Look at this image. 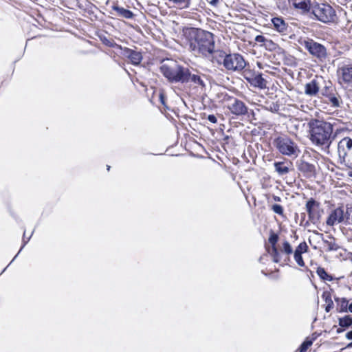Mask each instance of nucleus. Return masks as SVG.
<instances>
[{
    "instance_id": "nucleus-38",
    "label": "nucleus",
    "mask_w": 352,
    "mask_h": 352,
    "mask_svg": "<svg viewBox=\"0 0 352 352\" xmlns=\"http://www.w3.org/2000/svg\"><path fill=\"white\" fill-rule=\"evenodd\" d=\"M255 41L257 42V43H265V42H270L271 43L272 45H274L271 41L267 39L263 35H257L255 37Z\"/></svg>"
},
{
    "instance_id": "nucleus-33",
    "label": "nucleus",
    "mask_w": 352,
    "mask_h": 352,
    "mask_svg": "<svg viewBox=\"0 0 352 352\" xmlns=\"http://www.w3.org/2000/svg\"><path fill=\"white\" fill-rule=\"evenodd\" d=\"M100 40L102 41L103 44L108 47L116 46L119 48L120 45H117L112 39H108L106 36H100Z\"/></svg>"
},
{
    "instance_id": "nucleus-18",
    "label": "nucleus",
    "mask_w": 352,
    "mask_h": 352,
    "mask_svg": "<svg viewBox=\"0 0 352 352\" xmlns=\"http://www.w3.org/2000/svg\"><path fill=\"white\" fill-rule=\"evenodd\" d=\"M320 204L313 198L309 199L307 201L305 208L310 221L315 222L316 220L318 219V217L316 214L315 209L318 208Z\"/></svg>"
},
{
    "instance_id": "nucleus-35",
    "label": "nucleus",
    "mask_w": 352,
    "mask_h": 352,
    "mask_svg": "<svg viewBox=\"0 0 352 352\" xmlns=\"http://www.w3.org/2000/svg\"><path fill=\"white\" fill-rule=\"evenodd\" d=\"M293 253H294V259H295L296 262L297 263V264L300 267L305 266V262H304L302 256V254H300L298 252L297 253V252H294Z\"/></svg>"
},
{
    "instance_id": "nucleus-48",
    "label": "nucleus",
    "mask_w": 352,
    "mask_h": 352,
    "mask_svg": "<svg viewBox=\"0 0 352 352\" xmlns=\"http://www.w3.org/2000/svg\"><path fill=\"white\" fill-rule=\"evenodd\" d=\"M342 331H343V330H342V329H338V330H337V332H338V333H341V332H342Z\"/></svg>"
},
{
    "instance_id": "nucleus-31",
    "label": "nucleus",
    "mask_w": 352,
    "mask_h": 352,
    "mask_svg": "<svg viewBox=\"0 0 352 352\" xmlns=\"http://www.w3.org/2000/svg\"><path fill=\"white\" fill-rule=\"evenodd\" d=\"M316 340V338H312L311 339L307 338L300 346L298 349L299 352H306L308 348L312 345L314 341Z\"/></svg>"
},
{
    "instance_id": "nucleus-20",
    "label": "nucleus",
    "mask_w": 352,
    "mask_h": 352,
    "mask_svg": "<svg viewBox=\"0 0 352 352\" xmlns=\"http://www.w3.org/2000/svg\"><path fill=\"white\" fill-rule=\"evenodd\" d=\"M319 86L316 80H312L311 82L305 85V93L308 96H316L319 91Z\"/></svg>"
},
{
    "instance_id": "nucleus-34",
    "label": "nucleus",
    "mask_w": 352,
    "mask_h": 352,
    "mask_svg": "<svg viewBox=\"0 0 352 352\" xmlns=\"http://www.w3.org/2000/svg\"><path fill=\"white\" fill-rule=\"evenodd\" d=\"M271 209L274 213L280 216H283L284 209L282 206L279 204H273L271 206Z\"/></svg>"
},
{
    "instance_id": "nucleus-30",
    "label": "nucleus",
    "mask_w": 352,
    "mask_h": 352,
    "mask_svg": "<svg viewBox=\"0 0 352 352\" xmlns=\"http://www.w3.org/2000/svg\"><path fill=\"white\" fill-rule=\"evenodd\" d=\"M316 272H317V274L319 276V277L324 280L331 281L333 280L332 276L331 275H329L326 272V270L321 267H318Z\"/></svg>"
},
{
    "instance_id": "nucleus-19",
    "label": "nucleus",
    "mask_w": 352,
    "mask_h": 352,
    "mask_svg": "<svg viewBox=\"0 0 352 352\" xmlns=\"http://www.w3.org/2000/svg\"><path fill=\"white\" fill-rule=\"evenodd\" d=\"M292 166L291 162H275L274 163L275 170L280 176H284L289 173Z\"/></svg>"
},
{
    "instance_id": "nucleus-36",
    "label": "nucleus",
    "mask_w": 352,
    "mask_h": 352,
    "mask_svg": "<svg viewBox=\"0 0 352 352\" xmlns=\"http://www.w3.org/2000/svg\"><path fill=\"white\" fill-rule=\"evenodd\" d=\"M266 109L272 113H277L280 110V104L278 102H271Z\"/></svg>"
},
{
    "instance_id": "nucleus-41",
    "label": "nucleus",
    "mask_w": 352,
    "mask_h": 352,
    "mask_svg": "<svg viewBox=\"0 0 352 352\" xmlns=\"http://www.w3.org/2000/svg\"><path fill=\"white\" fill-rule=\"evenodd\" d=\"M211 6L217 7L220 3V0H206Z\"/></svg>"
},
{
    "instance_id": "nucleus-15",
    "label": "nucleus",
    "mask_w": 352,
    "mask_h": 352,
    "mask_svg": "<svg viewBox=\"0 0 352 352\" xmlns=\"http://www.w3.org/2000/svg\"><path fill=\"white\" fill-rule=\"evenodd\" d=\"M344 211L342 207H338L333 210L327 219V224L333 226L342 223L344 221Z\"/></svg>"
},
{
    "instance_id": "nucleus-1",
    "label": "nucleus",
    "mask_w": 352,
    "mask_h": 352,
    "mask_svg": "<svg viewBox=\"0 0 352 352\" xmlns=\"http://www.w3.org/2000/svg\"><path fill=\"white\" fill-rule=\"evenodd\" d=\"M309 139L313 144L329 153L336 134L333 124L323 120L311 119L308 122Z\"/></svg>"
},
{
    "instance_id": "nucleus-27",
    "label": "nucleus",
    "mask_w": 352,
    "mask_h": 352,
    "mask_svg": "<svg viewBox=\"0 0 352 352\" xmlns=\"http://www.w3.org/2000/svg\"><path fill=\"white\" fill-rule=\"evenodd\" d=\"M326 98L328 99V101L331 103L333 107L336 108L340 106V97L336 96L334 93L331 92Z\"/></svg>"
},
{
    "instance_id": "nucleus-14",
    "label": "nucleus",
    "mask_w": 352,
    "mask_h": 352,
    "mask_svg": "<svg viewBox=\"0 0 352 352\" xmlns=\"http://www.w3.org/2000/svg\"><path fill=\"white\" fill-rule=\"evenodd\" d=\"M110 14L117 18H123L126 19H131L135 14L130 10L120 6L118 3H115L111 6Z\"/></svg>"
},
{
    "instance_id": "nucleus-2",
    "label": "nucleus",
    "mask_w": 352,
    "mask_h": 352,
    "mask_svg": "<svg viewBox=\"0 0 352 352\" xmlns=\"http://www.w3.org/2000/svg\"><path fill=\"white\" fill-rule=\"evenodd\" d=\"M189 48L196 56H210L214 51L213 34L203 30L193 29L190 32Z\"/></svg>"
},
{
    "instance_id": "nucleus-23",
    "label": "nucleus",
    "mask_w": 352,
    "mask_h": 352,
    "mask_svg": "<svg viewBox=\"0 0 352 352\" xmlns=\"http://www.w3.org/2000/svg\"><path fill=\"white\" fill-rule=\"evenodd\" d=\"M278 251L280 254H283L287 256L284 259L285 263L289 261V256L294 252L291 244L287 241H284L282 243V245L280 247V250Z\"/></svg>"
},
{
    "instance_id": "nucleus-24",
    "label": "nucleus",
    "mask_w": 352,
    "mask_h": 352,
    "mask_svg": "<svg viewBox=\"0 0 352 352\" xmlns=\"http://www.w3.org/2000/svg\"><path fill=\"white\" fill-rule=\"evenodd\" d=\"M189 81L193 82L195 85L201 86L202 88L206 87V84L201 76L197 74H192L190 69H188V76H187L186 83Z\"/></svg>"
},
{
    "instance_id": "nucleus-21",
    "label": "nucleus",
    "mask_w": 352,
    "mask_h": 352,
    "mask_svg": "<svg viewBox=\"0 0 352 352\" xmlns=\"http://www.w3.org/2000/svg\"><path fill=\"white\" fill-rule=\"evenodd\" d=\"M274 28L279 32L285 33L288 28L287 24L280 17H274L272 19Z\"/></svg>"
},
{
    "instance_id": "nucleus-43",
    "label": "nucleus",
    "mask_w": 352,
    "mask_h": 352,
    "mask_svg": "<svg viewBox=\"0 0 352 352\" xmlns=\"http://www.w3.org/2000/svg\"><path fill=\"white\" fill-rule=\"evenodd\" d=\"M254 116H255V113H254V110L249 109V114L246 115L245 116H247L249 119H252V118H254Z\"/></svg>"
},
{
    "instance_id": "nucleus-8",
    "label": "nucleus",
    "mask_w": 352,
    "mask_h": 352,
    "mask_svg": "<svg viewBox=\"0 0 352 352\" xmlns=\"http://www.w3.org/2000/svg\"><path fill=\"white\" fill-rule=\"evenodd\" d=\"M311 12L317 20L324 23L333 22L336 19L335 10L327 3L314 2Z\"/></svg>"
},
{
    "instance_id": "nucleus-4",
    "label": "nucleus",
    "mask_w": 352,
    "mask_h": 352,
    "mask_svg": "<svg viewBox=\"0 0 352 352\" xmlns=\"http://www.w3.org/2000/svg\"><path fill=\"white\" fill-rule=\"evenodd\" d=\"M273 145L279 153L292 159L298 157L301 152L298 144L286 135L274 138Z\"/></svg>"
},
{
    "instance_id": "nucleus-46",
    "label": "nucleus",
    "mask_w": 352,
    "mask_h": 352,
    "mask_svg": "<svg viewBox=\"0 0 352 352\" xmlns=\"http://www.w3.org/2000/svg\"><path fill=\"white\" fill-rule=\"evenodd\" d=\"M348 311L352 313V302L351 304L348 303L347 312Z\"/></svg>"
},
{
    "instance_id": "nucleus-22",
    "label": "nucleus",
    "mask_w": 352,
    "mask_h": 352,
    "mask_svg": "<svg viewBox=\"0 0 352 352\" xmlns=\"http://www.w3.org/2000/svg\"><path fill=\"white\" fill-rule=\"evenodd\" d=\"M336 303V311L338 313L347 312L349 300L346 298L334 297Z\"/></svg>"
},
{
    "instance_id": "nucleus-3",
    "label": "nucleus",
    "mask_w": 352,
    "mask_h": 352,
    "mask_svg": "<svg viewBox=\"0 0 352 352\" xmlns=\"http://www.w3.org/2000/svg\"><path fill=\"white\" fill-rule=\"evenodd\" d=\"M160 69L170 82L186 83L188 68L179 65L176 60L173 59L163 60Z\"/></svg>"
},
{
    "instance_id": "nucleus-17",
    "label": "nucleus",
    "mask_w": 352,
    "mask_h": 352,
    "mask_svg": "<svg viewBox=\"0 0 352 352\" xmlns=\"http://www.w3.org/2000/svg\"><path fill=\"white\" fill-rule=\"evenodd\" d=\"M295 9L300 10L301 13L307 14L311 12L314 3L311 0H288Z\"/></svg>"
},
{
    "instance_id": "nucleus-42",
    "label": "nucleus",
    "mask_w": 352,
    "mask_h": 352,
    "mask_svg": "<svg viewBox=\"0 0 352 352\" xmlns=\"http://www.w3.org/2000/svg\"><path fill=\"white\" fill-rule=\"evenodd\" d=\"M208 120L213 124H215L217 122L216 116L213 114H210L208 116Z\"/></svg>"
},
{
    "instance_id": "nucleus-45",
    "label": "nucleus",
    "mask_w": 352,
    "mask_h": 352,
    "mask_svg": "<svg viewBox=\"0 0 352 352\" xmlns=\"http://www.w3.org/2000/svg\"><path fill=\"white\" fill-rule=\"evenodd\" d=\"M272 198L274 201H276V202L281 201V198L278 196L273 195Z\"/></svg>"
},
{
    "instance_id": "nucleus-32",
    "label": "nucleus",
    "mask_w": 352,
    "mask_h": 352,
    "mask_svg": "<svg viewBox=\"0 0 352 352\" xmlns=\"http://www.w3.org/2000/svg\"><path fill=\"white\" fill-rule=\"evenodd\" d=\"M308 245L306 242H301L295 249L294 252H298L300 254H302L307 252L308 250Z\"/></svg>"
},
{
    "instance_id": "nucleus-13",
    "label": "nucleus",
    "mask_w": 352,
    "mask_h": 352,
    "mask_svg": "<svg viewBox=\"0 0 352 352\" xmlns=\"http://www.w3.org/2000/svg\"><path fill=\"white\" fill-rule=\"evenodd\" d=\"M297 168L306 178H311L316 175L315 166L305 161L297 162Z\"/></svg>"
},
{
    "instance_id": "nucleus-11",
    "label": "nucleus",
    "mask_w": 352,
    "mask_h": 352,
    "mask_svg": "<svg viewBox=\"0 0 352 352\" xmlns=\"http://www.w3.org/2000/svg\"><path fill=\"white\" fill-rule=\"evenodd\" d=\"M119 48L122 51V54L129 59L131 64L134 65H138L140 64L143 59L141 51L122 46H119Z\"/></svg>"
},
{
    "instance_id": "nucleus-16",
    "label": "nucleus",
    "mask_w": 352,
    "mask_h": 352,
    "mask_svg": "<svg viewBox=\"0 0 352 352\" xmlns=\"http://www.w3.org/2000/svg\"><path fill=\"white\" fill-rule=\"evenodd\" d=\"M338 72L340 84H352V65L342 66L338 69Z\"/></svg>"
},
{
    "instance_id": "nucleus-44",
    "label": "nucleus",
    "mask_w": 352,
    "mask_h": 352,
    "mask_svg": "<svg viewBox=\"0 0 352 352\" xmlns=\"http://www.w3.org/2000/svg\"><path fill=\"white\" fill-rule=\"evenodd\" d=\"M346 338L348 340H352V330L346 333Z\"/></svg>"
},
{
    "instance_id": "nucleus-26",
    "label": "nucleus",
    "mask_w": 352,
    "mask_h": 352,
    "mask_svg": "<svg viewBox=\"0 0 352 352\" xmlns=\"http://www.w3.org/2000/svg\"><path fill=\"white\" fill-rule=\"evenodd\" d=\"M332 241H328L327 239H322V241L327 246V251H337L340 246L335 242V239L332 236H329Z\"/></svg>"
},
{
    "instance_id": "nucleus-25",
    "label": "nucleus",
    "mask_w": 352,
    "mask_h": 352,
    "mask_svg": "<svg viewBox=\"0 0 352 352\" xmlns=\"http://www.w3.org/2000/svg\"><path fill=\"white\" fill-rule=\"evenodd\" d=\"M322 299L325 301L327 305L325 307V311L329 313L334 306L333 301L332 300V297L330 292L324 291L322 294Z\"/></svg>"
},
{
    "instance_id": "nucleus-7",
    "label": "nucleus",
    "mask_w": 352,
    "mask_h": 352,
    "mask_svg": "<svg viewBox=\"0 0 352 352\" xmlns=\"http://www.w3.org/2000/svg\"><path fill=\"white\" fill-rule=\"evenodd\" d=\"M298 43L308 51L311 56L317 58L319 61L323 62L328 57L326 47L312 38L308 37L300 38Z\"/></svg>"
},
{
    "instance_id": "nucleus-39",
    "label": "nucleus",
    "mask_w": 352,
    "mask_h": 352,
    "mask_svg": "<svg viewBox=\"0 0 352 352\" xmlns=\"http://www.w3.org/2000/svg\"><path fill=\"white\" fill-rule=\"evenodd\" d=\"M30 236H29L28 238H25V233L24 232L23 233V245L21 247L18 254H19L21 252V251L22 250V249L25 247V245L28 243V241H30Z\"/></svg>"
},
{
    "instance_id": "nucleus-10",
    "label": "nucleus",
    "mask_w": 352,
    "mask_h": 352,
    "mask_svg": "<svg viewBox=\"0 0 352 352\" xmlns=\"http://www.w3.org/2000/svg\"><path fill=\"white\" fill-rule=\"evenodd\" d=\"M243 76L245 80L255 88L263 89L267 87V80L263 78L262 74L250 69H245Z\"/></svg>"
},
{
    "instance_id": "nucleus-6",
    "label": "nucleus",
    "mask_w": 352,
    "mask_h": 352,
    "mask_svg": "<svg viewBox=\"0 0 352 352\" xmlns=\"http://www.w3.org/2000/svg\"><path fill=\"white\" fill-rule=\"evenodd\" d=\"M338 162L346 168L352 170V138H343L337 146Z\"/></svg>"
},
{
    "instance_id": "nucleus-47",
    "label": "nucleus",
    "mask_w": 352,
    "mask_h": 352,
    "mask_svg": "<svg viewBox=\"0 0 352 352\" xmlns=\"http://www.w3.org/2000/svg\"><path fill=\"white\" fill-rule=\"evenodd\" d=\"M18 254H19L17 253V254H16V256L14 257V258L12 259V261L10 263H9V265H11V263H12V261H13L16 258V256H18Z\"/></svg>"
},
{
    "instance_id": "nucleus-29",
    "label": "nucleus",
    "mask_w": 352,
    "mask_h": 352,
    "mask_svg": "<svg viewBox=\"0 0 352 352\" xmlns=\"http://www.w3.org/2000/svg\"><path fill=\"white\" fill-rule=\"evenodd\" d=\"M338 324L341 327H349L352 325V317L349 315H347L342 318H340Z\"/></svg>"
},
{
    "instance_id": "nucleus-37",
    "label": "nucleus",
    "mask_w": 352,
    "mask_h": 352,
    "mask_svg": "<svg viewBox=\"0 0 352 352\" xmlns=\"http://www.w3.org/2000/svg\"><path fill=\"white\" fill-rule=\"evenodd\" d=\"M331 92H333V89L330 85H325L323 89H321L320 93L322 96L327 97Z\"/></svg>"
},
{
    "instance_id": "nucleus-51",
    "label": "nucleus",
    "mask_w": 352,
    "mask_h": 352,
    "mask_svg": "<svg viewBox=\"0 0 352 352\" xmlns=\"http://www.w3.org/2000/svg\"><path fill=\"white\" fill-rule=\"evenodd\" d=\"M110 169V166H107V170Z\"/></svg>"
},
{
    "instance_id": "nucleus-12",
    "label": "nucleus",
    "mask_w": 352,
    "mask_h": 352,
    "mask_svg": "<svg viewBox=\"0 0 352 352\" xmlns=\"http://www.w3.org/2000/svg\"><path fill=\"white\" fill-rule=\"evenodd\" d=\"M278 239V235L273 230H271L270 237L268 239V241L271 244V250L267 249V251L272 256L273 262L276 263L280 262V253L276 246Z\"/></svg>"
},
{
    "instance_id": "nucleus-5",
    "label": "nucleus",
    "mask_w": 352,
    "mask_h": 352,
    "mask_svg": "<svg viewBox=\"0 0 352 352\" xmlns=\"http://www.w3.org/2000/svg\"><path fill=\"white\" fill-rule=\"evenodd\" d=\"M219 57L222 58V62L218 60V63H222L227 70L239 72L245 69L246 61L240 54H227L223 51H219Z\"/></svg>"
},
{
    "instance_id": "nucleus-40",
    "label": "nucleus",
    "mask_w": 352,
    "mask_h": 352,
    "mask_svg": "<svg viewBox=\"0 0 352 352\" xmlns=\"http://www.w3.org/2000/svg\"><path fill=\"white\" fill-rule=\"evenodd\" d=\"M159 100L161 104L164 106V107H167L165 102L166 98L164 94L162 91H161L159 94Z\"/></svg>"
},
{
    "instance_id": "nucleus-28",
    "label": "nucleus",
    "mask_w": 352,
    "mask_h": 352,
    "mask_svg": "<svg viewBox=\"0 0 352 352\" xmlns=\"http://www.w3.org/2000/svg\"><path fill=\"white\" fill-rule=\"evenodd\" d=\"M173 3L175 7L179 9L187 8L190 6V0H168Z\"/></svg>"
},
{
    "instance_id": "nucleus-49",
    "label": "nucleus",
    "mask_w": 352,
    "mask_h": 352,
    "mask_svg": "<svg viewBox=\"0 0 352 352\" xmlns=\"http://www.w3.org/2000/svg\"><path fill=\"white\" fill-rule=\"evenodd\" d=\"M347 347L348 348L352 347V342L351 343L348 344Z\"/></svg>"
},
{
    "instance_id": "nucleus-9",
    "label": "nucleus",
    "mask_w": 352,
    "mask_h": 352,
    "mask_svg": "<svg viewBox=\"0 0 352 352\" xmlns=\"http://www.w3.org/2000/svg\"><path fill=\"white\" fill-rule=\"evenodd\" d=\"M224 100L230 102L228 108L235 116L243 117L249 114V108L239 99L226 95Z\"/></svg>"
},
{
    "instance_id": "nucleus-50",
    "label": "nucleus",
    "mask_w": 352,
    "mask_h": 352,
    "mask_svg": "<svg viewBox=\"0 0 352 352\" xmlns=\"http://www.w3.org/2000/svg\"><path fill=\"white\" fill-rule=\"evenodd\" d=\"M312 338H317V336H316L315 334H313V335H312Z\"/></svg>"
}]
</instances>
